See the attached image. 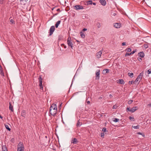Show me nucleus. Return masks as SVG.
Masks as SVG:
<instances>
[{"instance_id":"20","label":"nucleus","mask_w":151,"mask_h":151,"mask_svg":"<svg viewBox=\"0 0 151 151\" xmlns=\"http://www.w3.org/2000/svg\"><path fill=\"white\" fill-rule=\"evenodd\" d=\"M21 2L22 3V4H25V3L28 1V0H20Z\"/></svg>"},{"instance_id":"2","label":"nucleus","mask_w":151,"mask_h":151,"mask_svg":"<svg viewBox=\"0 0 151 151\" xmlns=\"http://www.w3.org/2000/svg\"><path fill=\"white\" fill-rule=\"evenodd\" d=\"M24 147L22 143L19 142L18 145L17 151H24Z\"/></svg>"},{"instance_id":"3","label":"nucleus","mask_w":151,"mask_h":151,"mask_svg":"<svg viewBox=\"0 0 151 151\" xmlns=\"http://www.w3.org/2000/svg\"><path fill=\"white\" fill-rule=\"evenodd\" d=\"M39 81V86L40 87V89H43V86L42 85V76L41 75L39 76V78H38Z\"/></svg>"},{"instance_id":"43","label":"nucleus","mask_w":151,"mask_h":151,"mask_svg":"<svg viewBox=\"0 0 151 151\" xmlns=\"http://www.w3.org/2000/svg\"><path fill=\"white\" fill-rule=\"evenodd\" d=\"M126 110L127 111H129L131 112L130 109H129V107H127V108Z\"/></svg>"},{"instance_id":"18","label":"nucleus","mask_w":151,"mask_h":151,"mask_svg":"<svg viewBox=\"0 0 151 151\" xmlns=\"http://www.w3.org/2000/svg\"><path fill=\"white\" fill-rule=\"evenodd\" d=\"M61 22V21L59 20L58 21V22H57L55 24V27L56 28H57L58 27V26L60 24V23Z\"/></svg>"},{"instance_id":"50","label":"nucleus","mask_w":151,"mask_h":151,"mask_svg":"<svg viewBox=\"0 0 151 151\" xmlns=\"http://www.w3.org/2000/svg\"><path fill=\"white\" fill-rule=\"evenodd\" d=\"M92 4L94 5H95L96 4V3H95V2H94V3H93Z\"/></svg>"},{"instance_id":"32","label":"nucleus","mask_w":151,"mask_h":151,"mask_svg":"<svg viewBox=\"0 0 151 151\" xmlns=\"http://www.w3.org/2000/svg\"><path fill=\"white\" fill-rule=\"evenodd\" d=\"M133 102V100H130L128 102V103L129 104H131Z\"/></svg>"},{"instance_id":"48","label":"nucleus","mask_w":151,"mask_h":151,"mask_svg":"<svg viewBox=\"0 0 151 151\" xmlns=\"http://www.w3.org/2000/svg\"><path fill=\"white\" fill-rule=\"evenodd\" d=\"M57 11L58 12H60V9H58L57 10Z\"/></svg>"},{"instance_id":"55","label":"nucleus","mask_w":151,"mask_h":151,"mask_svg":"<svg viewBox=\"0 0 151 151\" xmlns=\"http://www.w3.org/2000/svg\"><path fill=\"white\" fill-rule=\"evenodd\" d=\"M148 106H149L150 107L151 106V104H149L148 105Z\"/></svg>"},{"instance_id":"11","label":"nucleus","mask_w":151,"mask_h":151,"mask_svg":"<svg viewBox=\"0 0 151 151\" xmlns=\"http://www.w3.org/2000/svg\"><path fill=\"white\" fill-rule=\"evenodd\" d=\"M99 2L103 6H105L106 4V1L105 0H100Z\"/></svg>"},{"instance_id":"52","label":"nucleus","mask_w":151,"mask_h":151,"mask_svg":"<svg viewBox=\"0 0 151 151\" xmlns=\"http://www.w3.org/2000/svg\"><path fill=\"white\" fill-rule=\"evenodd\" d=\"M1 73H2L3 74H4V73L3 72V71L2 70H1Z\"/></svg>"},{"instance_id":"30","label":"nucleus","mask_w":151,"mask_h":151,"mask_svg":"<svg viewBox=\"0 0 151 151\" xmlns=\"http://www.w3.org/2000/svg\"><path fill=\"white\" fill-rule=\"evenodd\" d=\"M126 50L128 52H130L132 50L130 48H127L126 49Z\"/></svg>"},{"instance_id":"37","label":"nucleus","mask_w":151,"mask_h":151,"mask_svg":"<svg viewBox=\"0 0 151 151\" xmlns=\"http://www.w3.org/2000/svg\"><path fill=\"white\" fill-rule=\"evenodd\" d=\"M129 118L130 120H132V119H133V121H134V117H132L131 116H129Z\"/></svg>"},{"instance_id":"31","label":"nucleus","mask_w":151,"mask_h":151,"mask_svg":"<svg viewBox=\"0 0 151 151\" xmlns=\"http://www.w3.org/2000/svg\"><path fill=\"white\" fill-rule=\"evenodd\" d=\"M102 131L104 132H105L106 131H107L106 130V129L105 127H104L102 129Z\"/></svg>"},{"instance_id":"34","label":"nucleus","mask_w":151,"mask_h":151,"mask_svg":"<svg viewBox=\"0 0 151 151\" xmlns=\"http://www.w3.org/2000/svg\"><path fill=\"white\" fill-rule=\"evenodd\" d=\"M104 133H101V137L104 138Z\"/></svg>"},{"instance_id":"47","label":"nucleus","mask_w":151,"mask_h":151,"mask_svg":"<svg viewBox=\"0 0 151 151\" xmlns=\"http://www.w3.org/2000/svg\"><path fill=\"white\" fill-rule=\"evenodd\" d=\"M14 140V138H13L11 139V142H13V140Z\"/></svg>"},{"instance_id":"21","label":"nucleus","mask_w":151,"mask_h":151,"mask_svg":"<svg viewBox=\"0 0 151 151\" xmlns=\"http://www.w3.org/2000/svg\"><path fill=\"white\" fill-rule=\"evenodd\" d=\"M80 35H81V37L83 38H84L85 37V35L84 34V33L83 32H80Z\"/></svg>"},{"instance_id":"16","label":"nucleus","mask_w":151,"mask_h":151,"mask_svg":"<svg viewBox=\"0 0 151 151\" xmlns=\"http://www.w3.org/2000/svg\"><path fill=\"white\" fill-rule=\"evenodd\" d=\"M109 72V70L108 69H104L102 71V73L104 74H105L106 73H108Z\"/></svg>"},{"instance_id":"59","label":"nucleus","mask_w":151,"mask_h":151,"mask_svg":"<svg viewBox=\"0 0 151 151\" xmlns=\"http://www.w3.org/2000/svg\"><path fill=\"white\" fill-rule=\"evenodd\" d=\"M24 114H22V116H24Z\"/></svg>"},{"instance_id":"49","label":"nucleus","mask_w":151,"mask_h":151,"mask_svg":"<svg viewBox=\"0 0 151 151\" xmlns=\"http://www.w3.org/2000/svg\"><path fill=\"white\" fill-rule=\"evenodd\" d=\"M90 103V102L89 101H87V103L88 104H89Z\"/></svg>"},{"instance_id":"13","label":"nucleus","mask_w":151,"mask_h":151,"mask_svg":"<svg viewBox=\"0 0 151 151\" xmlns=\"http://www.w3.org/2000/svg\"><path fill=\"white\" fill-rule=\"evenodd\" d=\"M137 109V106H135L133 107L130 109L131 112H134Z\"/></svg>"},{"instance_id":"38","label":"nucleus","mask_w":151,"mask_h":151,"mask_svg":"<svg viewBox=\"0 0 151 151\" xmlns=\"http://www.w3.org/2000/svg\"><path fill=\"white\" fill-rule=\"evenodd\" d=\"M137 60L141 62L142 60V59L140 57H138L137 58Z\"/></svg>"},{"instance_id":"25","label":"nucleus","mask_w":151,"mask_h":151,"mask_svg":"<svg viewBox=\"0 0 151 151\" xmlns=\"http://www.w3.org/2000/svg\"><path fill=\"white\" fill-rule=\"evenodd\" d=\"M132 127L134 129H139V125H137V126H132Z\"/></svg>"},{"instance_id":"15","label":"nucleus","mask_w":151,"mask_h":151,"mask_svg":"<svg viewBox=\"0 0 151 151\" xmlns=\"http://www.w3.org/2000/svg\"><path fill=\"white\" fill-rule=\"evenodd\" d=\"M78 142L77 139L76 138H74L72 140L71 143L73 144H76Z\"/></svg>"},{"instance_id":"56","label":"nucleus","mask_w":151,"mask_h":151,"mask_svg":"<svg viewBox=\"0 0 151 151\" xmlns=\"http://www.w3.org/2000/svg\"><path fill=\"white\" fill-rule=\"evenodd\" d=\"M109 96H110V97H112V95L111 94H110V95H109Z\"/></svg>"},{"instance_id":"60","label":"nucleus","mask_w":151,"mask_h":151,"mask_svg":"<svg viewBox=\"0 0 151 151\" xmlns=\"http://www.w3.org/2000/svg\"><path fill=\"white\" fill-rule=\"evenodd\" d=\"M1 65H0V69H1Z\"/></svg>"},{"instance_id":"53","label":"nucleus","mask_w":151,"mask_h":151,"mask_svg":"<svg viewBox=\"0 0 151 151\" xmlns=\"http://www.w3.org/2000/svg\"><path fill=\"white\" fill-rule=\"evenodd\" d=\"M0 118L2 119H3V117L1 116V115H0Z\"/></svg>"},{"instance_id":"6","label":"nucleus","mask_w":151,"mask_h":151,"mask_svg":"<svg viewBox=\"0 0 151 151\" xmlns=\"http://www.w3.org/2000/svg\"><path fill=\"white\" fill-rule=\"evenodd\" d=\"M73 7L75 8V9L76 10L83 9H84L83 6L80 5H76L74 6Z\"/></svg>"},{"instance_id":"45","label":"nucleus","mask_w":151,"mask_h":151,"mask_svg":"<svg viewBox=\"0 0 151 151\" xmlns=\"http://www.w3.org/2000/svg\"><path fill=\"white\" fill-rule=\"evenodd\" d=\"M87 30V29L85 28L83 29V31H86Z\"/></svg>"},{"instance_id":"27","label":"nucleus","mask_w":151,"mask_h":151,"mask_svg":"<svg viewBox=\"0 0 151 151\" xmlns=\"http://www.w3.org/2000/svg\"><path fill=\"white\" fill-rule=\"evenodd\" d=\"M96 26L98 28H100L101 27V23L100 22H98L96 24Z\"/></svg>"},{"instance_id":"9","label":"nucleus","mask_w":151,"mask_h":151,"mask_svg":"<svg viewBox=\"0 0 151 151\" xmlns=\"http://www.w3.org/2000/svg\"><path fill=\"white\" fill-rule=\"evenodd\" d=\"M102 52V50L96 53V56L97 58H101Z\"/></svg>"},{"instance_id":"29","label":"nucleus","mask_w":151,"mask_h":151,"mask_svg":"<svg viewBox=\"0 0 151 151\" xmlns=\"http://www.w3.org/2000/svg\"><path fill=\"white\" fill-rule=\"evenodd\" d=\"M137 134H138L141 135L143 137H144L145 136V134H144L140 132H138Z\"/></svg>"},{"instance_id":"36","label":"nucleus","mask_w":151,"mask_h":151,"mask_svg":"<svg viewBox=\"0 0 151 151\" xmlns=\"http://www.w3.org/2000/svg\"><path fill=\"white\" fill-rule=\"evenodd\" d=\"M130 55H131V53H126V54L125 55V56H129Z\"/></svg>"},{"instance_id":"1","label":"nucleus","mask_w":151,"mask_h":151,"mask_svg":"<svg viewBox=\"0 0 151 151\" xmlns=\"http://www.w3.org/2000/svg\"><path fill=\"white\" fill-rule=\"evenodd\" d=\"M49 111L50 114L52 116H55L57 112V108L56 105L52 104L50 108Z\"/></svg>"},{"instance_id":"17","label":"nucleus","mask_w":151,"mask_h":151,"mask_svg":"<svg viewBox=\"0 0 151 151\" xmlns=\"http://www.w3.org/2000/svg\"><path fill=\"white\" fill-rule=\"evenodd\" d=\"M118 81V83H119L120 84H124V82L122 79H119Z\"/></svg>"},{"instance_id":"57","label":"nucleus","mask_w":151,"mask_h":151,"mask_svg":"<svg viewBox=\"0 0 151 151\" xmlns=\"http://www.w3.org/2000/svg\"><path fill=\"white\" fill-rule=\"evenodd\" d=\"M55 8V7L53 8L52 9V10H53V9H54Z\"/></svg>"},{"instance_id":"41","label":"nucleus","mask_w":151,"mask_h":151,"mask_svg":"<svg viewBox=\"0 0 151 151\" xmlns=\"http://www.w3.org/2000/svg\"><path fill=\"white\" fill-rule=\"evenodd\" d=\"M117 106L116 105H114L113 106V109H116L117 108Z\"/></svg>"},{"instance_id":"10","label":"nucleus","mask_w":151,"mask_h":151,"mask_svg":"<svg viewBox=\"0 0 151 151\" xmlns=\"http://www.w3.org/2000/svg\"><path fill=\"white\" fill-rule=\"evenodd\" d=\"M121 24L120 23H115L114 24V26L116 28H119L121 27Z\"/></svg>"},{"instance_id":"22","label":"nucleus","mask_w":151,"mask_h":151,"mask_svg":"<svg viewBox=\"0 0 151 151\" xmlns=\"http://www.w3.org/2000/svg\"><path fill=\"white\" fill-rule=\"evenodd\" d=\"M5 126L6 129H7L9 131H10L11 130L10 128H9L8 125L5 124Z\"/></svg>"},{"instance_id":"8","label":"nucleus","mask_w":151,"mask_h":151,"mask_svg":"<svg viewBox=\"0 0 151 151\" xmlns=\"http://www.w3.org/2000/svg\"><path fill=\"white\" fill-rule=\"evenodd\" d=\"M55 29V27L54 26H52L50 29V35H51L53 34Z\"/></svg>"},{"instance_id":"12","label":"nucleus","mask_w":151,"mask_h":151,"mask_svg":"<svg viewBox=\"0 0 151 151\" xmlns=\"http://www.w3.org/2000/svg\"><path fill=\"white\" fill-rule=\"evenodd\" d=\"M9 110H10L12 111L13 112L14 111V109L13 108V106L12 105L11 103L9 102Z\"/></svg>"},{"instance_id":"42","label":"nucleus","mask_w":151,"mask_h":151,"mask_svg":"<svg viewBox=\"0 0 151 151\" xmlns=\"http://www.w3.org/2000/svg\"><path fill=\"white\" fill-rule=\"evenodd\" d=\"M136 52V50H133V51H132V52H131V55H132L133 54H134Z\"/></svg>"},{"instance_id":"28","label":"nucleus","mask_w":151,"mask_h":151,"mask_svg":"<svg viewBox=\"0 0 151 151\" xmlns=\"http://www.w3.org/2000/svg\"><path fill=\"white\" fill-rule=\"evenodd\" d=\"M80 122H79V120H78V121L77 122V124H76V126L77 127H79L80 126V125H81V124H80Z\"/></svg>"},{"instance_id":"4","label":"nucleus","mask_w":151,"mask_h":151,"mask_svg":"<svg viewBox=\"0 0 151 151\" xmlns=\"http://www.w3.org/2000/svg\"><path fill=\"white\" fill-rule=\"evenodd\" d=\"M67 43L69 46H70L72 49L73 48V44L72 42L71 41V38L70 37H68V38Z\"/></svg>"},{"instance_id":"46","label":"nucleus","mask_w":151,"mask_h":151,"mask_svg":"<svg viewBox=\"0 0 151 151\" xmlns=\"http://www.w3.org/2000/svg\"><path fill=\"white\" fill-rule=\"evenodd\" d=\"M62 45H63L64 46V47L65 48H66V46L65 45H64V44H62L61 45L62 46Z\"/></svg>"},{"instance_id":"5","label":"nucleus","mask_w":151,"mask_h":151,"mask_svg":"<svg viewBox=\"0 0 151 151\" xmlns=\"http://www.w3.org/2000/svg\"><path fill=\"white\" fill-rule=\"evenodd\" d=\"M143 72L140 73L135 80V82H137L138 81H140L142 79V76H143Z\"/></svg>"},{"instance_id":"44","label":"nucleus","mask_w":151,"mask_h":151,"mask_svg":"<svg viewBox=\"0 0 151 151\" xmlns=\"http://www.w3.org/2000/svg\"><path fill=\"white\" fill-rule=\"evenodd\" d=\"M126 43L125 42H123L122 43V45L124 46L126 45Z\"/></svg>"},{"instance_id":"54","label":"nucleus","mask_w":151,"mask_h":151,"mask_svg":"<svg viewBox=\"0 0 151 151\" xmlns=\"http://www.w3.org/2000/svg\"><path fill=\"white\" fill-rule=\"evenodd\" d=\"M102 98V97H101V96H100L99 97V99H101Z\"/></svg>"},{"instance_id":"23","label":"nucleus","mask_w":151,"mask_h":151,"mask_svg":"<svg viewBox=\"0 0 151 151\" xmlns=\"http://www.w3.org/2000/svg\"><path fill=\"white\" fill-rule=\"evenodd\" d=\"M93 2L91 0L88 1H87V5H91L92 4Z\"/></svg>"},{"instance_id":"26","label":"nucleus","mask_w":151,"mask_h":151,"mask_svg":"<svg viewBox=\"0 0 151 151\" xmlns=\"http://www.w3.org/2000/svg\"><path fill=\"white\" fill-rule=\"evenodd\" d=\"M114 120H113V121L115 122H116L119 121V119H117L116 118H114Z\"/></svg>"},{"instance_id":"24","label":"nucleus","mask_w":151,"mask_h":151,"mask_svg":"<svg viewBox=\"0 0 151 151\" xmlns=\"http://www.w3.org/2000/svg\"><path fill=\"white\" fill-rule=\"evenodd\" d=\"M128 74L129 76L131 78H132L133 77V73H129Z\"/></svg>"},{"instance_id":"33","label":"nucleus","mask_w":151,"mask_h":151,"mask_svg":"<svg viewBox=\"0 0 151 151\" xmlns=\"http://www.w3.org/2000/svg\"><path fill=\"white\" fill-rule=\"evenodd\" d=\"M147 73L148 74H149L151 73V69H149L147 70Z\"/></svg>"},{"instance_id":"51","label":"nucleus","mask_w":151,"mask_h":151,"mask_svg":"<svg viewBox=\"0 0 151 151\" xmlns=\"http://www.w3.org/2000/svg\"><path fill=\"white\" fill-rule=\"evenodd\" d=\"M145 47L146 48H147L148 47L147 45H145Z\"/></svg>"},{"instance_id":"19","label":"nucleus","mask_w":151,"mask_h":151,"mask_svg":"<svg viewBox=\"0 0 151 151\" xmlns=\"http://www.w3.org/2000/svg\"><path fill=\"white\" fill-rule=\"evenodd\" d=\"M2 151H7V149L6 146L4 145L2 147Z\"/></svg>"},{"instance_id":"35","label":"nucleus","mask_w":151,"mask_h":151,"mask_svg":"<svg viewBox=\"0 0 151 151\" xmlns=\"http://www.w3.org/2000/svg\"><path fill=\"white\" fill-rule=\"evenodd\" d=\"M6 0H0V4H2L4 1H5Z\"/></svg>"},{"instance_id":"7","label":"nucleus","mask_w":151,"mask_h":151,"mask_svg":"<svg viewBox=\"0 0 151 151\" xmlns=\"http://www.w3.org/2000/svg\"><path fill=\"white\" fill-rule=\"evenodd\" d=\"M100 70H97L96 72V80H99L100 78Z\"/></svg>"},{"instance_id":"40","label":"nucleus","mask_w":151,"mask_h":151,"mask_svg":"<svg viewBox=\"0 0 151 151\" xmlns=\"http://www.w3.org/2000/svg\"><path fill=\"white\" fill-rule=\"evenodd\" d=\"M135 82V81H129V83H130V82L131 84H134V83Z\"/></svg>"},{"instance_id":"39","label":"nucleus","mask_w":151,"mask_h":151,"mask_svg":"<svg viewBox=\"0 0 151 151\" xmlns=\"http://www.w3.org/2000/svg\"><path fill=\"white\" fill-rule=\"evenodd\" d=\"M10 22L12 24H14V21L13 20V19H11L10 20Z\"/></svg>"},{"instance_id":"58","label":"nucleus","mask_w":151,"mask_h":151,"mask_svg":"<svg viewBox=\"0 0 151 151\" xmlns=\"http://www.w3.org/2000/svg\"><path fill=\"white\" fill-rule=\"evenodd\" d=\"M24 114H22V116H24Z\"/></svg>"},{"instance_id":"61","label":"nucleus","mask_w":151,"mask_h":151,"mask_svg":"<svg viewBox=\"0 0 151 151\" xmlns=\"http://www.w3.org/2000/svg\"><path fill=\"white\" fill-rule=\"evenodd\" d=\"M61 105H62V104H60V106H59L60 107L61 106Z\"/></svg>"},{"instance_id":"14","label":"nucleus","mask_w":151,"mask_h":151,"mask_svg":"<svg viewBox=\"0 0 151 151\" xmlns=\"http://www.w3.org/2000/svg\"><path fill=\"white\" fill-rule=\"evenodd\" d=\"M138 55L139 57H140L141 58H143L144 57L145 54L144 52H142L139 53Z\"/></svg>"}]
</instances>
